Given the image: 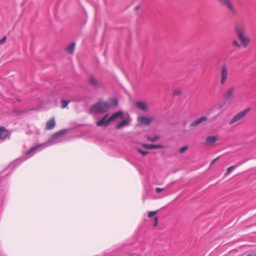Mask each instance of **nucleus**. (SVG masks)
<instances>
[{"label": "nucleus", "mask_w": 256, "mask_h": 256, "mask_svg": "<svg viewBox=\"0 0 256 256\" xmlns=\"http://www.w3.org/2000/svg\"><path fill=\"white\" fill-rule=\"evenodd\" d=\"M56 126V122L54 118L48 120L46 122V129L47 130H52Z\"/></svg>", "instance_id": "4468645a"}, {"label": "nucleus", "mask_w": 256, "mask_h": 256, "mask_svg": "<svg viewBox=\"0 0 256 256\" xmlns=\"http://www.w3.org/2000/svg\"><path fill=\"white\" fill-rule=\"evenodd\" d=\"M153 120L154 118L152 117L140 116L138 118V124L143 126H148Z\"/></svg>", "instance_id": "0eeeda50"}, {"label": "nucleus", "mask_w": 256, "mask_h": 256, "mask_svg": "<svg viewBox=\"0 0 256 256\" xmlns=\"http://www.w3.org/2000/svg\"><path fill=\"white\" fill-rule=\"evenodd\" d=\"M188 148V146H185L183 147H182V148H180L179 150H178V152L180 154H183L185 152H186Z\"/></svg>", "instance_id": "b1692460"}, {"label": "nucleus", "mask_w": 256, "mask_h": 256, "mask_svg": "<svg viewBox=\"0 0 256 256\" xmlns=\"http://www.w3.org/2000/svg\"><path fill=\"white\" fill-rule=\"evenodd\" d=\"M236 88L234 86H230L227 88L223 94V98L226 102H232L235 98Z\"/></svg>", "instance_id": "7ed1b4c3"}, {"label": "nucleus", "mask_w": 256, "mask_h": 256, "mask_svg": "<svg viewBox=\"0 0 256 256\" xmlns=\"http://www.w3.org/2000/svg\"><path fill=\"white\" fill-rule=\"evenodd\" d=\"M108 114H106L101 120H99L96 122V126H106L110 122L109 121V118L107 119Z\"/></svg>", "instance_id": "f8f14e48"}, {"label": "nucleus", "mask_w": 256, "mask_h": 256, "mask_svg": "<svg viewBox=\"0 0 256 256\" xmlns=\"http://www.w3.org/2000/svg\"><path fill=\"white\" fill-rule=\"evenodd\" d=\"M234 166H230L229 168H228L226 169V172L225 173V175L226 176L228 175L232 172V171L234 170Z\"/></svg>", "instance_id": "393cba45"}, {"label": "nucleus", "mask_w": 256, "mask_h": 256, "mask_svg": "<svg viewBox=\"0 0 256 256\" xmlns=\"http://www.w3.org/2000/svg\"><path fill=\"white\" fill-rule=\"evenodd\" d=\"M75 48V43L72 42L65 48V52L69 54H73Z\"/></svg>", "instance_id": "f3484780"}, {"label": "nucleus", "mask_w": 256, "mask_h": 256, "mask_svg": "<svg viewBox=\"0 0 256 256\" xmlns=\"http://www.w3.org/2000/svg\"><path fill=\"white\" fill-rule=\"evenodd\" d=\"M217 1L221 6L226 8L232 14H236V10L230 0H217Z\"/></svg>", "instance_id": "423d86ee"}, {"label": "nucleus", "mask_w": 256, "mask_h": 256, "mask_svg": "<svg viewBox=\"0 0 256 256\" xmlns=\"http://www.w3.org/2000/svg\"><path fill=\"white\" fill-rule=\"evenodd\" d=\"M208 118L206 116H202L199 118H198L193 121L190 124V127H194L206 121H207Z\"/></svg>", "instance_id": "9d476101"}, {"label": "nucleus", "mask_w": 256, "mask_h": 256, "mask_svg": "<svg viewBox=\"0 0 256 256\" xmlns=\"http://www.w3.org/2000/svg\"><path fill=\"white\" fill-rule=\"evenodd\" d=\"M6 40V38L4 37L3 38L0 40V44H2L4 42H5Z\"/></svg>", "instance_id": "473e14b6"}, {"label": "nucleus", "mask_w": 256, "mask_h": 256, "mask_svg": "<svg viewBox=\"0 0 256 256\" xmlns=\"http://www.w3.org/2000/svg\"><path fill=\"white\" fill-rule=\"evenodd\" d=\"M69 103V102L64 100H61V108H64L67 106Z\"/></svg>", "instance_id": "5701e85b"}, {"label": "nucleus", "mask_w": 256, "mask_h": 256, "mask_svg": "<svg viewBox=\"0 0 256 256\" xmlns=\"http://www.w3.org/2000/svg\"><path fill=\"white\" fill-rule=\"evenodd\" d=\"M135 106L139 110L144 112H146L148 110V104L144 102H136L134 104Z\"/></svg>", "instance_id": "9b49d317"}, {"label": "nucleus", "mask_w": 256, "mask_h": 256, "mask_svg": "<svg viewBox=\"0 0 256 256\" xmlns=\"http://www.w3.org/2000/svg\"><path fill=\"white\" fill-rule=\"evenodd\" d=\"M123 116V112L122 111H118L114 114L110 118H109V121L110 122L118 118L122 117Z\"/></svg>", "instance_id": "a211bd4d"}, {"label": "nucleus", "mask_w": 256, "mask_h": 256, "mask_svg": "<svg viewBox=\"0 0 256 256\" xmlns=\"http://www.w3.org/2000/svg\"><path fill=\"white\" fill-rule=\"evenodd\" d=\"M163 190V188H156V193H160Z\"/></svg>", "instance_id": "c85d7f7f"}, {"label": "nucleus", "mask_w": 256, "mask_h": 256, "mask_svg": "<svg viewBox=\"0 0 256 256\" xmlns=\"http://www.w3.org/2000/svg\"><path fill=\"white\" fill-rule=\"evenodd\" d=\"M10 132L4 126H0V140H4L9 137Z\"/></svg>", "instance_id": "1a4fd4ad"}, {"label": "nucleus", "mask_w": 256, "mask_h": 256, "mask_svg": "<svg viewBox=\"0 0 256 256\" xmlns=\"http://www.w3.org/2000/svg\"><path fill=\"white\" fill-rule=\"evenodd\" d=\"M146 139L150 142H156L160 138V136L158 135H154L153 136H146Z\"/></svg>", "instance_id": "412c9836"}, {"label": "nucleus", "mask_w": 256, "mask_h": 256, "mask_svg": "<svg viewBox=\"0 0 256 256\" xmlns=\"http://www.w3.org/2000/svg\"><path fill=\"white\" fill-rule=\"evenodd\" d=\"M88 83L90 86L94 88H99L100 86V84L96 78L93 76H90L88 78Z\"/></svg>", "instance_id": "ddd939ff"}, {"label": "nucleus", "mask_w": 256, "mask_h": 256, "mask_svg": "<svg viewBox=\"0 0 256 256\" xmlns=\"http://www.w3.org/2000/svg\"><path fill=\"white\" fill-rule=\"evenodd\" d=\"M232 46L234 48L240 50L242 48L240 42L236 39H233L232 41Z\"/></svg>", "instance_id": "6ab92c4d"}, {"label": "nucleus", "mask_w": 256, "mask_h": 256, "mask_svg": "<svg viewBox=\"0 0 256 256\" xmlns=\"http://www.w3.org/2000/svg\"><path fill=\"white\" fill-rule=\"evenodd\" d=\"M113 103H114V104L115 106H117L118 104V100H113Z\"/></svg>", "instance_id": "72a5a7b5"}, {"label": "nucleus", "mask_w": 256, "mask_h": 256, "mask_svg": "<svg viewBox=\"0 0 256 256\" xmlns=\"http://www.w3.org/2000/svg\"><path fill=\"white\" fill-rule=\"evenodd\" d=\"M248 111V109L244 110L234 115L229 121V124L232 125L240 122L246 116Z\"/></svg>", "instance_id": "20e7f679"}, {"label": "nucleus", "mask_w": 256, "mask_h": 256, "mask_svg": "<svg viewBox=\"0 0 256 256\" xmlns=\"http://www.w3.org/2000/svg\"><path fill=\"white\" fill-rule=\"evenodd\" d=\"M180 91L179 90H175L174 91V95H179L180 94Z\"/></svg>", "instance_id": "c756f323"}, {"label": "nucleus", "mask_w": 256, "mask_h": 256, "mask_svg": "<svg viewBox=\"0 0 256 256\" xmlns=\"http://www.w3.org/2000/svg\"><path fill=\"white\" fill-rule=\"evenodd\" d=\"M112 104L106 102H100L94 104L90 109L92 113H103L108 111Z\"/></svg>", "instance_id": "f03ea898"}, {"label": "nucleus", "mask_w": 256, "mask_h": 256, "mask_svg": "<svg viewBox=\"0 0 256 256\" xmlns=\"http://www.w3.org/2000/svg\"><path fill=\"white\" fill-rule=\"evenodd\" d=\"M228 68L226 65L221 66L220 74V84L221 86L224 85L228 79Z\"/></svg>", "instance_id": "39448f33"}, {"label": "nucleus", "mask_w": 256, "mask_h": 256, "mask_svg": "<svg viewBox=\"0 0 256 256\" xmlns=\"http://www.w3.org/2000/svg\"><path fill=\"white\" fill-rule=\"evenodd\" d=\"M66 132V130H61L55 134H54L50 138V140H54L55 139L62 136L64 135Z\"/></svg>", "instance_id": "dca6fc26"}, {"label": "nucleus", "mask_w": 256, "mask_h": 256, "mask_svg": "<svg viewBox=\"0 0 256 256\" xmlns=\"http://www.w3.org/2000/svg\"><path fill=\"white\" fill-rule=\"evenodd\" d=\"M157 212H158L157 210L150 212L148 214V216L149 218H152L154 217L157 214Z\"/></svg>", "instance_id": "a878e982"}, {"label": "nucleus", "mask_w": 256, "mask_h": 256, "mask_svg": "<svg viewBox=\"0 0 256 256\" xmlns=\"http://www.w3.org/2000/svg\"><path fill=\"white\" fill-rule=\"evenodd\" d=\"M44 146V144H38V145H36V146L31 148L29 150H28V152H26V155H28L29 154H30L31 152L35 151L37 149H38L39 148L41 147V146Z\"/></svg>", "instance_id": "4be33fe9"}, {"label": "nucleus", "mask_w": 256, "mask_h": 256, "mask_svg": "<svg viewBox=\"0 0 256 256\" xmlns=\"http://www.w3.org/2000/svg\"><path fill=\"white\" fill-rule=\"evenodd\" d=\"M236 33L240 41L242 46L244 48L248 47V45L251 42V39L245 35L244 30L240 27H236L235 28Z\"/></svg>", "instance_id": "f257e3e1"}, {"label": "nucleus", "mask_w": 256, "mask_h": 256, "mask_svg": "<svg viewBox=\"0 0 256 256\" xmlns=\"http://www.w3.org/2000/svg\"><path fill=\"white\" fill-rule=\"evenodd\" d=\"M137 150L140 152V153L142 156H145L146 155L148 152H146V151H144L140 149H139V148H138L137 149Z\"/></svg>", "instance_id": "bb28decb"}, {"label": "nucleus", "mask_w": 256, "mask_h": 256, "mask_svg": "<svg viewBox=\"0 0 256 256\" xmlns=\"http://www.w3.org/2000/svg\"><path fill=\"white\" fill-rule=\"evenodd\" d=\"M247 256H256V252H252L248 254Z\"/></svg>", "instance_id": "7c9ffc66"}, {"label": "nucleus", "mask_w": 256, "mask_h": 256, "mask_svg": "<svg viewBox=\"0 0 256 256\" xmlns=\"http://www.w3.org/2000/svg\"><path fill=\"white\" fill-rule=\"evenodd\" d=\"M219 158V156H218L216 158L214 159L210 162V165L213 164Z\"/></svg>", "instance_id": "2f4dec72"}, {"label": "nucleus", "mask_w": 256, "mask_h": 256, "mask_svg": "<svg viewBox=\"0 0 256 256\" xmlns=\"http://www.w3.org/2000/svg\"><path fill=\"white\" fill-rule=\"evenodd\" d=\"M218 137L216 136H209L206 138L204 140V145L210 146H214L217 142Z\"/></svg>", "instance_id": "6e6552de"}, {"label": "nucleus", "mask_w": 256, "mask_h": 256, "mask_svg": "<svg viewBox=\"0 0 256 256\" xmlns=\"http://www.w3.org/2000/svg\"><path fill=\"white\" fill-rule=\"evenodd\" d=\"M142 146L146 148V149H148V150H152V149H154V148H164V146L161 144H157V145H155V144H142Z\"/></svg>", "instance_id": "2eb2a0df"}, {"label": "nucleus", "mask_w": 256, "mask_h": 256, "mask_svg": "<svg viewBox=\"0 0 256 256\" xmlns=\"http://www.w3.org/2000/svg\"><path fill=\"white\" fill-rule=\"evenodd\" d=\"M158 216H155L154 217V227H156L158 226Z\"/></svg>", "instance_id": "cd10ccee"}, {"label": "nucleus", "mask_w": 256, "mask_h": 256, "mask_svg": "<svg viewBox=\"0 0 256 256\" xmlns=\"http://www.w3.org/2000/svg\"><path fill=\"white\" fill-rule=\"evenodd\" d=\"M130 124V120H124L122 122H120L116 126V128L117 129H120V128H122L124 126H128Z\"/></svg>", "instance_id": "aec40b11"}]
</instances>
